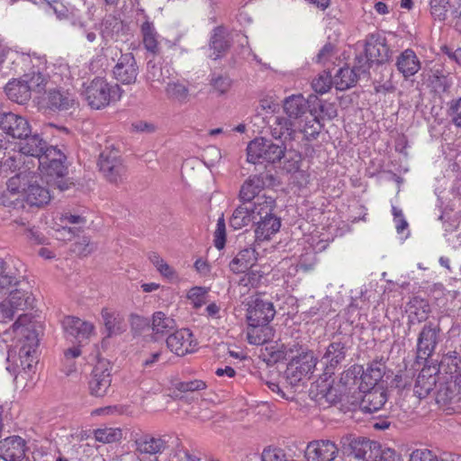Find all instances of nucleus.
Here are the masks:
<instances>
[{"label": "nucleus", "instance_id": "nucleus-1", "mask_svg": "<svg viewBox=\"0 0 461 461\" xmlns=\"http://www.w3.org/2000/svg\"><path fill=\"white\" fill-rule=\"evenodd\" d=\"M31 319L27 314H21L13 324L14 332L19 337L18 356L23 369L30 370L37 358L39 339L36 330L30 325Z\"/></svg>", "mask_w": 461, "mask_h": 461}, {"label": "nucleus", "instance_id": "nucleus-2", "mask_svg": "<svg viewBox=\"0 0 461 461\" xmlns=\"http://www.w3.org/2000/svg\"><path fill=\"white\" fill-rule=\"evenodd\" d=\"M122 93L123 90L118 84H113L104 77H96L86 85L83 95L91 108L100 110L119 101Z\"/></svg>", "mask_w": 461, "mask_h": 461}, {"label": "nucleus", "instance_id": "nucleus-3", "mask_svg": "<svg viewBox=\"0 0 461 461\" xmlns=\"http://www.w3.org/2000/svg\"><path fill=\"white\" fill-rule=\"evenodd\" d=\"M256 208L257 220L255 221V236L259 241L268 240L277 233L281 227V219L274 213L276 208L275 198H258Z\"/></svg>", "mask_w": 461, "mask_h": 461}, {"label": "nucleus", "instance_id": "nucleus-4", "mask_svg": "<svg viewBox=\"0 0 461 461\" xmlns=\"http://www.w3.org/2000/svg\"><path fill=\"white\" fill-rule=\"evenodd\" d=\"M286 148L266 139H255L247 147L248 161L252 164L276 163L285 156Z\"/></svg>", "mask_w": 461, "mask_h": 461}, {"label": "nucleus", "instance_id": "nucleus-5", "mask_svg": "<svg viewBox=\"0 0 461 461\" xmlns=\"http://www.w3.org/2000/svg\"><path fill=\"white\" fill-rule=\"evenodd\" d=\"M7 268L9 269L8 267ZM10 270L18 277V283L15 284V285H20V288L12 291L8 300L0 303V312L3 320H12L16 311H24L29 309L32 307L33 303L32 293L23 288L27 284H22L20 280L21 276H17L13 269L10 268ZM13 286H14V285L0 291V293L6 291Z\"/></svg>", "mask_w": 461, "mask_h": 461}, {"label": "nucleus", "instance_id": "nucleus-6", "mask_svg": "<svg viewBox=\"0 0 461 461\" xmlns=\"http://www.w3.org/2000/svg\"><path fill=\"white\" fill-rule=\"evenodd\" d=\"M356 379L354 372L347 370L340 375L338 387L346 388ZM342 390L333 387L327 379L318 380L311 388L310 393L316 401L324 400L328 403H334L340 399Z\"/></svg>", "mask_w": 461, "mask_h": 461}, {"label": "nucleus", "instance_id": "nucleus-7", "mask_svg": "<svg viewBox=\"0 0 461 461\" xmlns=\"http://www.w3.org/2000/svg\"><path fill=\"white\" fill-rule=\"evenodd\" d=\"M316 366V358L313 352H302L299 356L292 357L285 372L287 382L295 386L312 374Z\"/></svg>", "mask_w": 461, "mask_h": 461}, {"label": "nucleus", "instance_id": "nucleus-8", "mask_svg": "<svg viewBox=\"0 0 461 461\" xmlns=\"http://www.w3.org/2000/svg\"><path fill=\"white\" fill-rule=\"evenodd\" d=\"M98 167L104 177L112 184L119 185L126 178V167L115 151H103L99 156Z\"/></svg>", "mask_w": 461, "mask_h": 461}, {"label": "nucleus", "instance_id": "nucleus-9", "mask_svg": "<svg viewBox=\"0 0 461 461\" xmlns=\"http://www.w3.org/2000/svg\"><path fill=\"white\" fill-rule=\"evenodd\" d=\"M441 329L438 323L428 321L424 324L417 339V357L428 359L430 357L440 341Z\"/></svg>", "mask_w": 461, "mask_h": 461}, {"label": "nucleus", "instance_id": "nucleus-10", "mask_svg": "<svg viewBox=\"0 0 461 461\" xmlns=\"http://www.w3.org/2000/svg\"><path fill=\"white\" fill-rule=\"evenodd\" d=\"M66 156L57 147L50 146L46 149L43 156L40 157L39 167L48 176L63 177L67 173L65 165Z\"/></svg>", "mask_w": 461, "mask_h": 461}, {"label": "nucleus", "instance_id": "nucleus-11", "mask_svg": "<svg viewBox=\"0 0 461 461\" xmlns=\"http://www.w3.org/2000/svg\"><path fill=\"white\" fill-rule=\"evenodd\" d=\"M276 314V310L270 301L256 298L249 303L247 321L249 326L268 325Z\"/></svg>", "mask_w": 461, "mask_h": 461}, {"label": "nucleus", "instance_id": "nucleus-12", "mask_svg": "<svg viewBox=\"0 0 461 461\" xmlns=\"http://www.w3.org/2000/svg\"><path fill=\"white\" fill-rule=\"evenodd\" d=\"M109 366V362L100 360L93 368L88 382L91 395L95 397H104L106 395L112 382Z\"/></svg>", "mask_w": 461, "mask_h": 461}, {"label": "nucleus", "instance_id": "nucleus-13", "mask_svg": "<svg viewBox=\"0 0 461 461\" xmlns=\"http://www.w3.org/2000/svg\"><path fill=\"white\" fill-rule=\"evenodd\" d=\"M113 73L114 78L123 85L135 84L139 75V67L133 53H121Z\"/></svg>", "mask_w": 461, "mask_h": 461}, {"label": "nucleus", "instance_id": "nucleus-14", "mask_svg": "<svg viewBox=\"0 0 461 461\" xmlns=\"http://www.w3.org/2000/svg\"><path fill=\"white\" fill-rule=\"evenodd\" d=\"M26 441L19 436H11L0 440V457L5 461H31Z\"/></svg>", "mask_w": 461, "mask_h": 461}, {"label": "nucleus", "instance_id": "nucleus-15", "mask_svg": "<svg viewBox=\"0 0 461 461\" xmlns=\"http://www.w3.org/2000/svg\"><path fill=\"white\" fill-rule=\"evenodd\" d=\"M344 444H348L349 454L360 461H376L377 447L376 442L365 438H353L352 436L344 438Z\"/></svg>", "mask_w": 461, "mask_h": 461}, {"label": "nucleus", "instance_id": "nucleus-16", "mask_svg": "<svg viewBox=\"0 0 461 461\" xmlns=\"http://www.w3.org/2000/svg\"><path fill=\"white\" fill-rule=\"evenodd\" d=\"M0 128L14 139H23L31 133L28 121L14 113H3L0 115Z\"/></svg>", "mask_w": 461, "mask_h": 461}, {"label": "nucleus", "instance_id": "nucleus-17", "mask_svg": "<svg viewBox=\"0 0 461 461\" xmlns=\"http://www.w3.org/2000/svg\"><path fill=\"white\" fill-rule=\"evenodd\" d=\"M339 453L337 445L328 439L310 442L305 450L307 461H332Z\"/></svg>", "mask_w": 461, "mask_h": 461}, {"label": "nucleus", "instance_id": "nucleus-18", "mask_svg": "<svg viewBox=\"0 0 461 461\" xmlns=\"http://www.w3.org/2000/svg\"><path fill=\"white\" fill-rule=\"evenodd\" d=\"M62 327L68 337L77 339L79 343L87 340L95 332L93 323L74 316L64 317Z\"/></svg>", "mask_w": 461, "mask_h": 461}, {"label": "nucleus", "instance_id": "nucleus-19", "mask_svg": "<svg viewBox=\"0 0 461 461\" xmlns=\"http://www.w3.org/2000/svg\"><path fill=\"white\" fill-rule=\"evenodd\" d=\"M167 346L176 355L185 356L194 350L196 342L188 329H181L167 337Z\"/></svg>", "mask_w": 461, "mask_h": 461}, {"label": "nucleus", "instance_id": "nucleus-20", "mask_svg": "<svg viewBox=\"0 0 461 461\" xmlns=\"http://www.w3.org/2000/svg\"><path fill=\"white\" fill-rule=\"evenodd\" d=\"M22 194L26 203L31 206H42L49 203L50 194L47 188L38 183L36 176H32L23 183Z\"/></svg>", "mask_w": 461, "mask_h": 461}, {"label": "nucleus", "instance_id": "nucleus-21", "mask_svg": "<svg viewBox=\"0 0 461 461\" xmlns=\"http://www.w3.org/2000/svg\"><path fill=\"white\" fill-rule=\"evenodd\" d=\"M365 52L369 60L382 64L388 61L390 49L386 44V39L380 34H370L366 37Z\"/></svg>", "mask_w": 461, "mask_h": 461}, {"label": "nucleus", "instance_id": "nucleus-22", "mask_svg": "<svg viewBox=\"0 0 461 461\" xmlns=\"http://www.w3.org/2000/svg\"><path fill=\"white\" fill-rule=\"evenodd\" d=\"M136 451L140 455L157 456L168 447L165 436L143 434L135 439Z\"/></svg>", "mask_w": 461, "mask_h": 461}, {"label": "nucleus", "instance_id": "nucleus-23", "mask_svg": "<svg viewBox=\"0 0 461 461\" xmlns=\"http://www.w3.org/2000/svg\"><path fill=\"white\" fill-rule=\"evenodd\" d=\"M256 208H258V202L256 203L241 202V204L234 210L230 219V225L235 230H240L251 222L254 223L257 220Z\"/></svg>", "mask_w": 461, "mask_h": 461}, {"label": "nucleus", "instance_id": "nucleus-24", "mask_svg": "<svg viewBox=\"0 0 461 461\" xmlns=\"http://www.w3.org/2000/svg\"><path fill=\"white\" fill-rule=\"evenodd\" d=\"M395 66L404 79H408L419 72L421 62L411 49H406L396 58Z\"/></svg>", "mask_w": 461, "mask_h": 461}, {"label": "nucleus", "instance_id": "nucleus-25", "mask_svg": "<svg viewBox=\"0 0 461 461\" xmlns=\"http://www.w3.org/2000/svg\"><path fill=\"white\" fill-rule=\"evenodd\" d=\"M283 108L290 119L297 123L303 122V117L307 113L309 105L308 101L303 95H292L284 100Z\"/></svg>", "mask_w": 461, "mask_h": 461}, {"label": "nucleus", "instance_id": "nucleus-26", "mask_svg": "<svg viewBox=\"0 0 461 461\" xmlns=\"http://www.w3.org/2000/svg\"><path fill=\"white\" fill-rule=\"evenodd\" d=\"M47 104L53 111H67L77 104L76 97L68 90H50L47 96Z\"/></svg>", "mask_w": 461, "mask_h": 461}, {"label": "nucleus", "instance_id": "nucleus-27", "mask_svg": "<svg viewBox=\"0 0 461 461\" xmlns=\"http://www.w3.org/2000/svg\"><path fill=\"white\" fill-rule=\"evenodd\" d=\"M387 401V394L383 387L374 386L367 391L360 402V408L367 413L375 412L383 408Z\"/></svg>", "mask_w": 461, "mask_h": 461}, {"label": "nucleus", "instance_id": "nucleus-28", "mask_svg": "<svg viewBox=\"0 0 461 461\" xmlns=\"http://www.w3.org/2000/svg\"><path fill=\"white\" fill-rule=\"evenodd\" d=\"M264 180L259 176H250L241 186L240 191V199L241 202H250L251 203H256L258 202V199L264 198H273L272 196H267L266 194H260L264 187Z\"/></svg>", "mask_w": 461, "mask_h": 461}, {"label": "nucleus", "instance_id": "nucleus-29", "mask_svg": "<svg viewBox=\"0 0 461 461\" xmlns=\"http://www.w3.org/2000/svg\"><path fill=\"white\" fill-rule=\"evenodd\" d=\"M170 77V69L162 67L152 60L148 61L145 73V80L150 89H155L165 83Z\"/></svg>", "mask_w": 461, "mask_h": 461}, {"label": "nucleus", "instance_id": "nucleus-30", "mask_svg": "<svg viewBox=\"0 0 461 461\" xmlns=\"http://www.w3.org/2000/svg\"><path fill=\"white\" fill-rule=\"evenodd\" d=\"M346 350V343L342 341H333L328 346L322 357V360L327 366L326 375L330 372V369L335 368L345 359Z\"/></svg>", "mask_w": 461, "mask_h": 461}, {"label": "nucleus", "instance_id": "nucleus-31", "mask_svg": "<svg viewBox=\"0 0 461 461\" xmlns=\"http://www.w3.org/2000/svg\"><path fill=\"white\" fill-rule=\"evenodd\" d=\"M5 92L10 100L21 104L29 101L32 95L30 86L25 84L23 77L9 81L5 87Z\"/></svg>", "mask_w": 461, "mask_h": 461}, {"label": "nucleus", "instance_id": "nucleus-32", "mask_svg": "<svg viewBox=\"0 0 461 461\" xmlns=\"http://www.w3.org/2000/svg\"><path fill=\"white\" fill-rule=\"evenodd\" d=\"M298 131V123L289 117H276L271 128L272 136L275 139L293 140Z\"/></svg>", "mask_w": 461, "mask_h": 461}, {"label": "nucleus", "instance_id": "nucleus-33", "mask_svg": "<svg viewBox=\"0 0 461 461\" xmlns=\"http://www.w3.org/2000/svg\"><path fill=\"white\" fill-rule=\"evenodd\" d=\"M257 261V252L252 248L240 250L230 262V270L235 273H244L249 269Z\"/></svg>", "mask_w": 461, "mask_h": 461}, {"label": "nucleus", "instance_id": "nucleus-34", "mask_svg": "<svg viewBox=\"0 0 461 461\" xmlns=\"http://www.w3.org/2000/svg\"><path fill=\"white\" fill-rule=\"evenodd\" d=\"M24 140L20 143V152L24 155L36 157L40 161V157L43 156L46 149L49 147L44 140L39 135H27L23 137Z\"/></svg>", "mask_w": 461, "mask_h": 461}, {"label": "nucleus", "instance_id": "nucleus-35", "mask_svg": "<svg viewBox=\"0 0 461 461\" xmlns=\"http://www.w3.org/2000/svg\"><path fill=\"white\" fill-rule=\"evenodd\" d=\"M101 315L108 337L121 334L125 330L123 318L117 312L104 308Z\"/></svg>", "mask_w": 461, "mask_h": 461}, {"label": "nucleus", "instance_id": "nucleus-36", "mask_svg": "<svg viewBox=\"0 0 461 461\" xmlns=\"http://www.w3.org/2000/svg\"><path fill=\"white\" fill-rule=\"evenodd\" d=\"M230 46V41L228 40L225 29L222 27L215 28L210 41V48L213 50L210 57L213 59H220L225 55Z\"/></svg>", "mask_w": 461, "mask_h": 461}, {"label": "nucleus", "instance_id": "nucleus-37", "mask_svg": "<svg viewBox=\"0 0 461 461\" xmlns=\"http://www.w3.org/2000/svg\"><path fill=\"white\" fill-rule=\"evenodd\" d=\"M165 93L168 100L180 104H186L190 100L188 86L178 80L168 82Z\"/></svg>", "mask_w": 461, "mask_h": 461}, {"label": "nucleus", "instance_id": "nucleus-38", "mask_svg": "<svg viewBox=\"0 0 461 461\" xmlns=\"http://www.w3.org/2000/svg\"><path fill=\"white\" fill-rule=\"evenodd\" d=\"M142 42L147 51L157 55L159 52L158 32L152 23L146 21L140 28Z\"/></svg>", "mask_w": 461, "mask_h": 461}, {"label": "nucleus", "instance_id": "nucleus-39", "mask_svg": "<svg viewBox=\"0 0 461 461\" xmlns=\"http://www.w3.org/2000/svg\"><path fill=\"white\" fill-rule=\"evenodd\" d=\"M359 77L354 68H341L335 76L334 83L336 88L340 91L348 89L355 86Z\"/></svg>", "mask_w": 461, "mask_h": 461}, {"label": "nucleus", "instance_id": "nucleus-40", "mask_svg": "<svg viewBox=\"0 0 461 461\" xmlns=\"http://www.w3.org/2000/svg\"><path fill=\"white\" fill-rule=\"evenodd\" d=\"M272 329L268 325L249 326L247 332L248 342L251 345H263L272 338Z\"/></svg>", "mask_w": 461, "mask_h": 461}, {"label": "nucleus", "instance_id": "nucleus-41", "mask_svg": "<svg viewBox=\"0 0 461 461\" xmlns=\"http://www.w3.org/2000/svg\"><path fill=\"white\" fill-rule=\"evenodd\" d=\"M435 384L436 377L421 371L416 379L413 393L418 399L425 398L433 390Z\"/></svg>", "mask_w": 461, "mask_h": 461}, {"label": "nucleus", "instance_id": "nucleus-42", "mask_svg": "<svg viewBox=\"0 0 461 461\" xmlns=\"http://www.w3.org/2000/svg\"><path fill=\"white\" fill-rule=\"evenodd\" d=\"M176 327L175 320L162 312H156L152 316V330L156 335H165Z\"/></svg>", "mask_w": 461, "mask_h": 461}, {"label": "nucleus", "instance_id": "nucleus-43", "mask_svg": "<svg viewBox=\"0 0 461 461\" xmlns=\"http://www.w3.org/2000/svg\"><path fill=\"white\" fill-rule=\"evenodd\" d=\"M149 259L152 265L156 267L158 273L165 278L173 281L177 280L178 276L173 267L168 265L157 252H150L149 254Z\"/></svg>", "mask_w": 461, "mask_h": 461}, {"label": "nucleus", "instance_id": "nucleus-44", "mask_svg": "<svg viewBox=\"0 0 461 461\" xmlns=\"http://www.w3.org/2000/svg\"><path fill=\"white\" fill-rule=\"evenodd\" d=\"M25 84L30 86L31 93L34 92H41L44 90L46 84L48 82V77L46 75L41 73V71H32L30 73L24 74L23 77Z\"/></svg>", "mask_w": 461, "mask_h": 461}, {"label": "nucleus", "instance_id": "nucleus-45", "mask_svg": "<svg viewBox=\"0 0 461 461\" xmlns=\"http://www.w3.org/2000/svg\"><path fill=\"white\" fill-rule=\"evenodd\" d=\"M94 435L96 441L111 444L122 438V430L119 428H102L95 429Z\"/></svg>", "mask_w": 461, "mask_h": 461}, {"label": "nucleus", "instance_id": "nucleus-46", "mask_svg": "<svg viewBox=\"0 0 461 461\" xmlns=\"http://www.w3.org/2000/svg\"><path fill=\"white\" fill-rule=\"evenodd\" d=\"M449 7L448 0H430L429 11L434 20L443 22L447 17Z\"/></svg>", "mask_w": 461, "mask_h": 461}, {"label": "nucleus", "instance_id": "nucleus-47", "mask_svg": "<svg viewBox=\"0 0 461 461\" xmlns=\"http://www.w3.org/2000/svg\"><path fill=\"white\" fill-rule=\"evenodd\" d=\"M447 114L455 126L461 128V96L447 102Z\"/></svg>", "mask_w": 461, "mask_h": 461}, {"label": "nucleus", "instance_id": "nucleus-48", "mask_svg": "<svg viewBox=\"0 0 461 461\" xmlns=\"http://www.w3.org/2000/svg\"><path fill=\"white\" fill-rule=\"evenodd\" d=\"M18 283V277L7 268L6 263L0 258V291Z\"/></svg>", "mask_w": 461, "mask_h": 461}, {"label": "nucleus", "instance_id": "nucleus-49", "mask_svg": "<svg viewBox=\"0 0 461 461\" xmlns=\"http://www.w3.org/2000/svg\"><path fill=\"white\" fill-rule=\"evenodd\" d=\"M210 84L218 95L226 94L231 87V80L227 76L212 74Z\"/></svg>", "mask_w": 461, "mask_h": 461}, {"label": "nucleus", "instance_id": "nucleus-50", "mask_svg": "<svg viewBox=\"0 0 461 461\" xmlns=\"http://www.w3.org/2000/svg\"><path fill=\"white\" fill-rule=\"evenodd\" d=\"M384 372L382 365L379 363L371 364L362 375L363 381L370 384H375L383 377Z\"/></svg>", "mask_w": 461, "mask_h": 461}, {"label": "nucleus", "instance_id": "nucleus-51", "mask_svg": "<svg viewBox=\"0 0 461 461\" xmlns=\"http://www.w3.org/2000/svg\"><path fill=\"white\" fill-rule=\"evenodd\" d=\"M298 131L304 133L307 139H315L321 131V125L316 117H312L310 121L305 122L304 125L298 123Z\"/></svg>", "mask_w": 461, "mask_h": 461}, {"label": "nucleus", "instance_id": "nucleus-52", "mask_svg": "<svg viewBox=\"0 0 461 461\" xmlns=\"http://www.w3.org/2000/svg\"><path fill=\"white\" fill-rule=\"evenodd\" d=\"M176 390L182 393L202 391L206 388V384L203 380L194 379L190 381L177 382L175 384Z\"/></svg>", "mask_w": 461, "mask_h": 461}, {"label": "nucleus", "instance_id": "nucleus-53", "mask_svg": "<svg viewBox=\"0 0 461 461\" xmlns=\"http://www.w3.org/2000/svg\"><path fill=\"white\" fill-rule=\"evenodd\" d=\"M430 81L435 91L443 93L448 92L453 84L450 77L443 74L438 75V73L432 76Z\"/></svg>", "mask_w": 461, "mask_h": 461}, {"label": "nucleus", "instance_id": "nucleus-54", "mask_svg": "<svg viewBox=\"0 0 461 461\" xmlns=\"http://www.w3.org/2000/svg\"><path fill=\"white\" fill-rule=\"evenodd\" d=\"M285 160L284 163V169L286 172H295L300 167L301 155L296 151H288L287 153L285 151V156L283 157Z\"/></svg>", "mask_w": 461, "mask_h": 461}, {"label": "nucleus", "instance_id": "nucleus-55", "mask_svg": "<svg viewBox=\"0 0 461 461\" xmlns=\"http://www.w3.org/2000/svg\"><path fill=\"white\" fill-rule=\"evenodd\" d=\"M207 290L203 287L195 286L187 293V298L192 301L194 308H200L205 303Z\"/></svg>", "mask_w": 461, "mask_h": 461}, {"label": "nucleus", "instance_id": "nucleus-56", "mask_svg": "<svg viewBox=\"0 0 461 461\" xmlns=\"http://www.w3.org/2000/svg\"><path fill=\"white\" fill-rule=\"evenodd\" d=\"M331 86V78L328 74H321L312 82V89L318 94L327 93Z\"/></svg>", "mask_w": 461, "mask_h": 461}, {"label": "nucleus", "instance_id": "nucleus-57", "mask_svg": "<svg viewBox=\"0 0 461 461\" xmlns=\"http://www.w3.org/2000/svg\"><path fill=\"white\" fill-rule=\"evenodd\" d=\"M226 241V229L225 221L223 217H221L217 221L216 230L214 231V246L218 249H221L225 246Z\"/></svg>", "mask_w": 461, "mask_h": 461}, {"label": "nucleus", "instance_id": "nucleus-58", "mask_svg": "<svg viewBox=\"0 0 461 461\" xmlns=\"http://www.w3.org/2000/svg\"><path fill=\"white\" fill-rule=\"evenodd\" d=\"M102 35L104 38H110L113 32L121 29V22L115 17L109 16L103 23Z\"/></svg>", "mask_w": 461, "mask_h": 461}, {"label": "nucleus", "instance_id": "nucleus-59", "mask_svg": "<svg viewBox=\"0 0 461 461\" xmlns=\"http://www.w3.org/2000/svg\"><path fill=\"white\" fill-rule=\"evenodd\" d=\"M81 355V349L79 347H73L68 348L64 352V358L66 363L68 364V369L66 370V374L69 375L76 370L75 364L72 362L75 358L78 357Z\"/></svg>", "mask_w": 461, "mask_h": 461}, {"label": "nucleus", "instance_id": "nucleus-60", "mask_svg": "<svg viewBox=\"0 0 461 461\" xmlns=\"http://www.w3.org/2000/svg\"><path fill=\"white\" fill-rule=\"evenodd\" d=\"M95 249V245L91 243L90 240L86 237H83L74 244V251L84 257L89 255Z\"/></svg>", "mask_w": 461, "mask_h": 461}, {"label": "nucleus", "instance_id": "nucleus-61", "mask_svg": "<svg viewBox=\"0 0 461 461\" xmlns=\"http://www.w3.org/2000/svg\"><path fill=\"white\" fill-rule=\"evenodd\" d=\"M375 63L374 61L369 60L367 55H359L355 59L354 68L357 70L359 76L368 73L371 65Z\"/></svg>", "mask_w": 461, "mask_h": 461}, {"label": "nucleus", "instance_id": "nucleus-62", "mask_svg": "<svg viewBox=\"0 0 461 461\" xmlns=\"http://www.w3.org/2000/svg\"><path fill=\"white\" fill-rule=\"evenodd\" d=\"M410 461H438V456L429 449H416L411 454Z\"/></svg>", "mask_w": 461, "mask_h": 461}, {"label": "nucleus", "instance_id": "nucleus-63", "mask_svg": "<svg viewBox=\"0 0 461 461\" xmlns=\"http://www.w3.org/2000/svg\"><path fill=\"white\" fill-rule=\"evenodd\" d=\"M319 110L321 113V118L331 120L338 115L336 105L332 103L321 101L319 104Z\"/></svg>", "mask_w": 461, "mask_h": 461}, {"label": "nucleus", "instance_id": "nucleus-64", "mask_svg": "<svg viewBox=\"0 0 461 461\" xmlns=\"http://www.w3.org/2000/svg\"><path fill=\"white\" fill-rule=\"evenodd\" d=\"M261 278V275L255 271H250L240 279V284L245 286L257 287L259 285Z\"/></svg>", "mask_w": 461, "mask_h": 461}]
</instances>
